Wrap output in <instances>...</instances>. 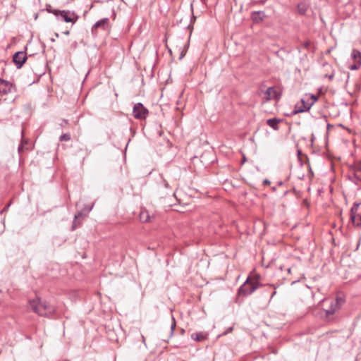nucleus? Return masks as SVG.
<instances>
[{"instance_id":"obj_7","label":"nucleus","mask_w":361,"mask_h":361,"mask_svg":"<svg viewBox=\"0 0 361 361\" xmlns=\"http://www.w3.org/2000/svg\"><path fill=\"white\" fill-rule=\"evenodd\" d=\"M345 300L341 297H336L331 301L330 308L326 310V315L329 316L334 314L344 303Z\"/></svg>"},{"instance_id":"obj_16","label":"nucleus","mask_w":361,"mask_h":361,"mask_svg":"<svg viewBox=\"0 0 361 361\" xmlns=\"http://www.w3.org/2000/svg\"><path fill=\"white\" fill-rule=\"evenodd\" d=\"M309 9V5L305 2H300L297 6L298 12L301 15H305Z\"/></svg>"},{"instance_id":"obj_34","label":"nucleus","mask_w":361,"mask_h":361,"mask_svg":"<svg viewBox=\"0 0 361 361\" xmlns=\"http://www.w3.org/2000/svg\"><path fill=\"white\" fill-rule=\"evenodd\" d=\"M288 273H290V268H288Z\"/></svg>"},{"instance_id":"obj_9","label":"nucleus","mask_w":361,"mask_h":361,"mask_svg":"<svg viewBox=\"0 0 361 361\" xmlns=\"http://www.w3.org/2000/svg\"><path fill=\"white\" fill-rule=\"evenodd\" d=\"M14 90V86L8 81L0 78V94L4 95L11 93Z\"/></svg>"},{"instance_id":"obj_26","label":"nucleus","mask_w":361,"mask_h":361,"mask_svg":"<svg viewBox=\"0 0 361 361\" xmlns=\"http://www.w3.org/2000/svg\"><path fill=\"white\" fill-rule=\"evenodd\" d=\"M270 183H271V182H270L269 180H267V179H265V180L263 181V183H264V185L270 184Z\"/></svg>"},{"instance_id":"obj_17","label":"nucleus","mask_w":361,"mask_h":361,"mask_svg":"<svg viewBox=\"0 0 361 361\" xmlns=\"http://www.w3.org/2000/svg\"><path fill=\"white\" fill-rule=\"evenodd\" d=\"M139 217H140V220L142 222L145 223V222H149L150 221V215H149V212L145 209H143L140 212Z\"/></svg>"},{"instance_id":"obj_36","label":"nucleus","mask_w":361,"mask_h":361,"mask_svg":"<svg viewBox=\"0 0 361 361\" xmlns=\"http://www.w3.org/2000/svg\"><path fill=\"white\" fill-rule=\"evenodd\" d=\"M360 240H358L357 246L360 245Z\"/></svg>"},{"instance_id":"obj_20","label":"nucleus","mask_w":361,"mask_h":361,"mask_svg":"<svg viewBox=\"0 0 361 361\" xmlns=\"http://www.w3.org/2000/svg\"><path fill=\"white\" fill-rule=\"evenodd\" d=\"M27 144L28 143H27V140H22L21 143L19 145L18 149L19 154H21L25 150L28 149V148L26 147L27 145Z\"/></svg>"},{"instance_id":"obj_10","label":"nucleus","mask_w":361,"mask_h":361,"mask_svg":"<svg viewBox=\"0 0 361 361\" xmlns=\"http://www.w3.org/2000/svg\"><path fill=\"white\" fill-rule=\"evenodd\" d=\"M109 27V19L108 18H102L94 23L92 27V32H94L95 30L101 28L103 30H106Z\"/></svg>"},{"instance_id":"obj_23","label":"nucleus","mask_w":361,"mask_h":361,"mask_svg":"<svg viewBox=\"0 0 361 361\" xmlns=\"http://www.w3.org/2000/svg\"><path fill=\"white\" fill-rule=\"evenodd\" d=\"M160 187H164L165 188H169V183L166 180L162 179L161 182L159 183Z\"/></svg>"},{"instance_id":"obj_5","label":"nucleus","mask_w":361,"mask_h":361,"mask_svg":"<svg viewBox=\"0 0 361 361\" xmlns=\"http://www.w3.org/2000/svg\"><path fill=\"white\" fill-rule=\"evenodd\" d=\"M360 204L358 202H355L350 209V221L351 224L355 227H359L361 226V215L357 214Z\"/></svg>"},{"instance_id":"obj_4","label":"nucleus","mask_w":361,"mask_h":361,"mask_svg":"<svg viewBox=\"0 0 361 361\" xmlns=\"http://www.w3.org/2000/svg\"><path fill=\"white\" fill-rule=\"evenodd\" d=\"M350 60L354 63H350L348 61L347 68L350 70H357L361 66V52L359 50L353 49L350 56Z\"/></svg>"},{"instance_id":"obj_29","label":"nucleus","mask_w":361,"mask_h":361,"mask_svg":"<svg viewBox=\"0 0 361 361\" xmlns=\"http://www.w3.org/2000/svg\"><path fill=\"white\" fill-rule=\"evenodd\" d=\"M55 39H56V37H54V38L51 39V42H55Z\"/></svg>"},{"instance_id":"obj_2","label":"nucleus","mask_w":361,"mask_h":361,"mask_svg":"<svg viewBox=\"0 0 361 361\" xmlns=\"http://www.w3.org/2000/svg\"><path fill=\"white\" fill-rule=\"evenodd\" d=\"M262 286L257 280L251 279L248 277L238 288V295L243 297L250 295Z\"/></svg>"},{"instance_id":"obj_35","label":"nucleus","mask_w":361,"mask_h":361,"mask_svg":"<svg viewBox=\"0 0 361 361\" xmlns=\"http://www.w3.org/2000/svg\"><path fill=\"white\" fill-rule=\"evenodd\" d=\"M359 171H355V176H357V173H358Z\"/></svg>"},{"instance_id":"obj_8","label":"nucleus","mask_w":361,"mask_h":361,"mask_svg":"<svg viewBox=\"0 0 361 361\" xmlns=\"http://www.w3.org/2000/svg\"><path fill=\"white\" fill-rule=\"evenodd\" d=\"M27 60L26 53L24 51L16 52L13 57V61L18 68H20Z\"/></svg>"},{"instance_id":"obj_13","label":"nucleus","mask_w":361,"mask_h":361,"mask_svg":"<svg viewBox=\"0 0 361 361\" xmlns=\"http://www.w3.org/2000/svg\"><path fill=\"white\" fill-rule=\"evenodd\" d=\"M87 214L85 213L83 210L75 214L74 216V221L72 225V230H75L77 227L80 226L81 225V223L78 220L80 219H84L85 216H87Z\"/></svg>"},{"instance_id":"obj_1","label":"nucleus","mask_w":361,"mask_h":361,"mask_svg":"<svg viewBox=\"0 0 361 361\" xmlns=\"http://www.w3.org/2000/svg\"><path fill=\"white\" fill-rule=\"evenodd\" d=\"M30 305L33 312L42 317H49L56 311L54 306L39 298L30 300Z\"/></svg>"},{"instance_id":"obj_25","label":"nucleus","mask_w":361,"mask_h":361,"mask_svg":"<svg viewBox=\"0 0 361 361\" xmlns=\"http://www.w3.org/2000/svg\"><path fill=\"white\" fill-rule=\"evenodd\" d=\"M92 207L93 205H92L91 207H85L82 210L85 212V213L87 214L92 209Z\"/></svg>"},{"instance_id":"obj_14","label":"nucleus","mask_w":361,"mask_h":361,"mask_svg":"<svg viewBox=\"0 0 361 361\" xmlns=\"http://www.w3.org/2000/svg\"><path fill=\"white\" fill-rule=\"evenodd\" d=\"M265 95H266L267 100L275 99L277 97V92L275 90V89L273 87H270L267 89V90L265 92Z\"/></svg>"},{"instance_id":"obj_21","label":"nucleus","mask_w":361,"mask_h":361,"mask_svg":"<svg viewBox=\"0 0 361 361\" xmlns=\"http://www.w3.org/2000/svg\"><path fill=\"white\" fill-rule=\"evenodd\" d=\"M71 140V135L69 133H64L61 135L59 137V140L63 141H69Z\"/></svg>"},{"instance_id":"obj_24","label":"nucleus","mask_w":361,"mask_h":361,"mask_svg":"<svg viewBox=\"0 0 361 361\" xmlns=\"http://www.w3.org/2000/svg\"><path fill=\"white\" fill-rule=\"evenodd\" d=\"M47 11L50 13H52L54 15V12L55 11H59L58 9H53L51 8V6L50 5H49L47 7Z\"/></svg>"},{"instance_id":"obj_19","label":"nucleus","mask_w":361,"mask_h":361,"mask_svg":"<svg viewBox=\"0 0 361 361\" xmlns=\"http://www.w3.org/2000/svg\"><path fill=\"white\" fill-rule=\"evenodd\" d=\"M191 338L196 341H202L206 338V336L202 333H195L191 335Z\"/></svg>"},{"instance_id":"obj_18","label":"nucleus","mask_w":361,"mask_h":361,"mask_svg":"<svg viewBox=\"0 0 361 361\" xmlns=\"http://www.w3.org/2000/svg\"><path fill=\"white\" fill-rule=\"evenodd\" d=\"M307 100L310 102V103L307 104V106L306 109H310L312 105L317 101L318 98L314 94H306Z\"/></svg>"},{"instance_id":"obj_28","label":"nucleus","mask_w":361,"mask_h":361,"mask_svg":"<svg viewBox=\"0 0 361 361\" xmlns=\"http://www.w3.org/2000/svg\"><path fill=\"white\" fill-rule=\"evenodd\" d=\"M64 34L66 35H68L70 34V32H69V31H66V32H64Z\"/></svg>"},{"instance_id":"obj_32","label":"nucleus","mask_w":361,"mask_h":361,"mask_svg":"<svg viewBox=\"0 0 361 361\" xmlns=\"http://www.w3.org/2000/svg\"><path fill=\"white\" fill-rule=\"evenodd\" d=\"M331 125L330 124H327V128L329 129V128H331Z\"/></svg>"},{"instance_id":"obj_27","label":"nucleus","mask_w":361,"mask_h":361,"mask_svg":"<svg viewBox=\"0 0 361 361\" xmlns=\"http://www.w3.org/2000/svg\"><path fill=\"white\" fill-rule=\"evenodd\" d=\"M276 294V290H274V291L271 293V297H270V299H272V298H274V296Z\"/></svg>"},{"instance_id":"obj_3","label":"nucleus","mask_w":361,"mask_h":361,"mask_svg":"<svg viewBox=\"0 0 361 361\" xmlns=\"http://www.w3.org/2000/svg\"><path fill=\"white\" fill-rule=\"evenodd\" d=\"M54 16L58 20L66 23H72L74 24L78 19V16L73 12L68 10L55 11Z\"/></svg>"},{"instance_id":"obj_6","label":"nucleus","mask_w":361,"mask_h":361,"mask_svg":"<svg viewBox=\"0 0 361 361\" xmlns=\"http://www.w3.org/2000/svg\"><path fill=\"white\" fill-rule=\"evenodd\" d=\"M149 111L142 103H137L133 106V114L136 119H145L147 116Z\"/></svg>"},{"instance_id":"obj_12","label":"nucleus","mask_w":361,"mask_h":361,"mask_svg":"<svg viewBox=\"0 0 361 361\" xmlns=\"http://www.w3.org/2000/svg\"><path fill=\"white\" fill-rule=\"evenodd\" d=\"M307 97L305 96L301 99V104L302 106H298V105L295 106V109L293 111V114H296L298 113L304 112L309 111L310 109H306L307 106V104L310 103V102L307 100Z\"/></svg>"},{"instance_id":"obj_33","label":"nucleus","mask_w":361,"mask_h":361,"mask_svg":"<svg viewBox=\"0 0 361 361\" xmlns=\"http://www.w3.org/2000/svg\"><path fill=\"white\" fill-rule=\"evenodd\" d=\"M54 35H55L56 37H59V34L58 33H55Z\"/></svg>"},{"instance_id":"obj_37","label":"nucleus","mask_w":361,"mask_h":361,"mask_svg":"<svg viewBox=\"0 0 361 361\" xmlns=\"http://www.w3.org/2000/svg\"><path fill=\"white\" fill-rule=\"evenodd\" d=\"M243 162H244V161H245V157H243Z\"/></svg>"},{"instance_id":"obj_22","label":"nucleus","mask_w":361,"mask_h":361,"mask_svg":"<svg viewBox=\"0 0 361 361\" xmlns=\"http://www.w3.org/2000/svg\"><path fill=\"white\" fill-rule=\"evenodd\" d=\"M176 320L174 319L173 317H172V323H171V336H172L173 334V332H174V330H175V328H176Z\"/></svg>"},{"instance_id":"obj_11","label":"nucleus","mask_w":361,"mask_h":361,"mask_svg":"<svg viewBox=\"0 0 361 361\" xmlns=\"http://www.w3.org/2000/svg\"><path fill=\"white\" fill-rule=\"evenodd\" d=\"M266 14L264 11H253L251 13V19L254 23H260L266 18Z\"/></svg>"},{"instance_id":"obj_31","label":"nucleus","mask_w":361,"mask_h":361,"mask_svg":"<svg viewBox=\"0 0 361 361\" xmlns=\"http://www.w3.org/2000/svg\"><path fill=\"white\" fill-rule=\"evenodd\" d=\"M329 79H332L334 78V75H331L329 76Z\"/></svg>"},{"instance_id":"obj_15","label":"nucleus","mask_w":361,"mask_h":361,"mask_svg":"<svg viewBox=\"0 0 361 361\" xmlns=\"http://www.w3.org/2000/svg\"><path fill=\"white\" fill-rule=\"evenodd\" d=\"M281 121V119L276 118H269L267 121V125L275 130L279 129V123Z\"/></svg>"},{"instance_id":"obj_30","label":"nucleus","mask_w":361,"mask_h":361,"mask_svg":"<svg viewBox=\"0 0 361 361\" xmlns=\"http://www.w3.org/2000/svg\"><path fill=\"white\" fill-rule=\"evenodd\" d=\"M55 39H56V37H54V38L51 39V42H55Z\"/></svg>"}]
</instances>
